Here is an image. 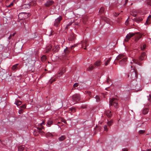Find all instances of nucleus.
<instances>
[{
    "label": "nucleus",
    "instance_id": "nucleus-39",
    "mask_svg": "<svg viewBox=\"0 0 151 151\" xmlns=\"http://www.w3.org/2000/svg\"><path fill=\"white\" fill-rule=\"evenodd\" d=\"M34 135L35 136H37L38 135V132L37 130V129H35L34 130L33 132Z\"/></svg>",
    "mask_w": 151,
    "mask_h": 151
},
{
    "label": "nucleus",
    "instance_id": "nucleus-3",
    "mask_svg": "<svg viewBox=\"0 0 151 151\" xmlns=\"http://www.w3.org/2000/svg\"><path fill=\"white\" fill-rule=\"evenodd\" d=\"M73 100L74 101L78 102L81 99V96L79 94H75L72 96Z\"/></svg>",
    "mask_w": 151,
    "mask_h": 151
},
{
    "label": "nucleus",
    "instance_id": "nucleus-43",
    "mask_svg": "<svg viewBox=\"0 0 151 151\" xmlns=\"http://www.w3.org/2000/svg\"><path fill=\"white\" fill-rule=\"evenodd\" d=\"M29 55H27L26 54H24V57L23 58V59H24L25 60H26L28 59V58L29 57Z\"/></svg>",
    "mask_w": 151,
    "mask_h": 151
},
{
    "label": "nucleus",
    "instance_id": "nucleus-13",
    "mask_svg": "<svg viewBox=\"0 0 151 151\" xmlns=\"http://www.w3.org/2000/svg\"><path fill=\"white\" fill-rule=\"evenodd\" d=\"M134 33H135V35L134 36H135V40L136 41L138 40L142 37V35L138 32H135Z\"/></svg>",
    "mask_w": 151,
    "mask_h": 151
},
{
    "label": "nucleus",
    "instance_id": "nucleus-52",
    "mask_svg": "<svg viewBox=\"0 0 151 151\" xmlns=\"http://www.w3.org/2000/svg\"><path fill=\"white\" fill-rule=\"evenodd\" d=\"M119 15V14H118L117 13H115L114 14V16L115 17H117Z\"/></svg>",
    "mask_w": 151,
    "mask_h": 151
},
{
    "label": "nucleus",
    "instance_id": "nucleus-19",
    "mask_svg": "<svg viewBox=\"0 0 151 151\" xmlns=\"http://www.w3.org/2000/svg\"><path fill=\"white\" fill-rule=\"evenodd\" d=\"M18 65V64H17L14 65L12 66V70L13 71H16L18 69V68L17 67V65Z\"/></svg>",
    "mask_w": 151,
    "mask_h": 151
},
{
    "label": "nucleus",
    "instance_id": "nucleus-37",
    "mask_svg": "<svg viewBox=\"0 0 151 151\" xmlns=\"http://www.w3.org/2000/svg\"><path fill=\"white\" fill-rule=\"evenodd\" d=\"M94 68V67L91 65L87 68V70L88 71H91L93 70Z\"/></svg>",
    "mask_w": 151,
    "mask_h": 151
},
{
    "label": "nucleus",
    "instance_id": "nucleus-10",
    "mask_svg": "<svg viewBox=\"0 0 151 151\" xmlns=\"http://www.w3.org/2000/svg\"><path fill=\"white\" fill-rule=\"evenodd\" d=\"M87 40H85L81 41L80 44H81V47H83V46L85 45V47L84 48V49H86V47L88 45L87 44Z\"/></svg>",
    "mask_w": 151,
    "mask_h": 151
},
{
    "label": "nucleus",
    "instance_id": "nucleus-47",
    "mask_svg": "<svg viewBox=\"0 0 151 151\" xmlns=\"http://www.w3.org/2000/svg\"><path fill=\"white\" fill-rule=\"evenodd\" d=\"M145 131L143 130H140L139 131V133L140 134H143L145 132Z\"/></svg>",
    "mask_w": 151,
    "mask_h": 151
},
{
    "label": "nucleus",
    "instance_id": "nucleus-56",
    "mask_svg": "<svg viewBox=\"0 0 151 151\" xmlns=\"http://www.w3.org/2000/svg\"><path fill=\"white\" fill-rule=\"evenodd\" d=\"M12 35H11L9 36V37H8V39L9 40L11 39V37H12Z\"/></svg>",
    "mask_w": 151,
    "mask_h": 151
},
{
    "label": "nucleus",
    "instance_id": "nucleus-5",
    "mask_svg": "<svg viewBox=\"0 0 151 151\" xmlns=\"http://www.w3.org/2000/svg\"><path fill=\"white\" fill-rule=\"evenodd\" d=\"M135 35V33L129 32V34H127L126 36V38L124 40V41L125 42H128L130 38L132 37L133 36Z\"/></svg>",
    "mask_w": 151,
    "mask_h": 151
},
{
    "label": "nucleus",
    "instance_id": "nucleus-7",
    "mask_svg": "<svg viewBox=\"0 0 151 151\" xmlns=\"http://www.w3.org/2000/svg\"><path fill=\"white\" fill-rule=\"evenodd\" d=\"M126 57L124 56V55L122 54H121L119 55L116 58V59L117 60H122L123 61H125L126 60Z\"/></svg>",
    "mask_w": 151,
    "mask_h": 151
},
{
    "label": "nucleus",
    "instance_id": "nucleus-54",
    "mask_svg": "<svg viewBox=\"0 0 151 151\" xmlns=\"http://www.w3.org/2000/svg\"><path fill=\"white\" fill-rule=\"evenodd\" d=\"M13 5V3H11L9 6H8V7H10L11 6H12Z\"/></svg>",
    "mask_w": 151,
    "mask_h": 151
},
{
    "label": "nucleus",
    "instance_id": "nucleus-50",
    "mask_svg": "<svg viewBox=\"0 0 151 151\" xmlns=\"http://www.w3.org/2000/svg\"><path fill=\"white\" fill-rule=\"evenodd\" d=\"M23 110L20 109L19 111V114H21L22 113Z\"/></svg>",
    "mask_w": 151,
    "mask_h": 151
},
{
    "label": "nucleus",
    "instance_id": "nucleus-16",
    "mask_svg": "<svg viewBox=\"0 0 151 151\" xmlns=\"http://www.w3.org/2000/svg\"><path fill=\"white\" fill-rule=\"evenodd\" d=\"M107 23H108L110 24L111 25L113 24V22L111 21H110V19L106 17L104 18L103 19Z\"/></svg>",
    "mask_w": 151,
    "mask_h": 151
},
{
    "label": "nucleus",
    "instance_id": "nucleus-40",
    "mask_svg": "<svg viewBox=\"0 0 151 151\" xmlns=\"http://www.w3.org/2000/svg\"><path fill=\"white\" fill-rule=\"evenodd\" d=\"M15 103L17 106H19L21 104L22 102L20 101H17Z\"/></svg>",
    "mask_w": 151,
    "mask_h": 151
},
{
    "label": "nucleus",
    "instance_id": "nucleus-21",
    "mask_svg": "<svg viewBox=\"0 0 151 151\" xmlns=\"http://www.w3.org/2000/svg\"><path fill=\"white\" fill-rule=\"evenodd\" d=\"M69 109V112L70 114H72L76 112V109L75 108H70Z\"/></svg>",
    "mask_w": 151,
    "mask_h": 151
},
{
    "label": "nucleus",
    "instance_id": "nucleus-8",
    "mask_svg": "<svg viewBox=\"0 0 151 151\" xmlns=\"http://www.w3.org/2000/svg\"><path fill=\"white\" fill-rule=\"evenodd\" d=\"M54 3V1L52 0H48L46 3L44 4V5L47 7H48L52 5Z\"/></svg>",
    "mask_w": 151,
    "mask_h": 151
},
{
    "label": "nucleus",
    "instance_id": "nucleus-63",
    "mask_svg": "<svg viewBox=\"0 0 151 151\" xmlns=\"http://www.w3.org/2000/svg\"><path fill=\"white\" fill-rule=\"evenodd\" d=\"M55 81V79H54L53 81H50V82H51V83H52V82Z\"/></svg>",
    "mask_w": 151,
    "mask_h": 151
},
{
    "label": "nucleus",
    "instance_id": "nucleus-36",
    "mask_svg": "<svg viewBox=\"0 0 151 151\" xmlns=\"http://www.w3.org/2000/svg\"><path fill=\"white\" fill-rule=\"evenodd\" d=\"M104 12V7H101L99 11V13L100 14H101L103 13Z\"/></svg>",
    "mask_w": 151,
    "mask_h": 151
},
{
    "label": "nucleus",
    "instance_id": "nucleus-53",
    "mask_svg": "<svg viewBox=\"0 0 151 151\" xmlns=\"http://www.w3.org/2000/svg\"><path fill=\"white\" fill-rule=\"evenodd\" d=\"M21 107L23 108H25L26 107V106L25 104H24Z\"/></svg>",
    "mask_w": 151,
    "mask_h": 151
},
{
    "label": "nucleus",
    "instance_id": "nucleus-20",
    "mask_svg": "<svg viewBox=\"0 0 151 151\" xmlns=\"http://www.w3.org/2000/svg\"><path fill=\"white\" fill-rule=\"evenodd\" d=\"M65 72V68L62 69L61 70L60 73H59L58 75L57 76L58 77H60Z\"/></svg>",
    "mask_w": 151,
    "mask_h": 151
},
{
    "label": "nucleus",
    "instance_id": "nucleus-61",
    "mask_svg": "<svg viewBox=\"0 0 151 151\" xmlns=\"http://www.w3.org/2000/svg\"><path fill=\"white\" fill-rule=\"evenodd\" d=\"M74 47V46L72 45L71 47V48L70 49H72Z\"/></svg>",
    "mask_w": 151,
    "mask_h": 151
},
{
    "label": "nucleus",
    "instance_id": "nucleus-25",
    "mask_svg": "<svg viewBox=\"0 0 151 151\" xmlns=\"http://www.w3.org/2000/svg\"><path fill=\"white\" fill-rule=\"evenodd\" d=\"M106 83L109 84H111V85L112 84V80H111L108 77L106 79Z\"/></svg>",
    "mask_w": 151,
    "mask_h": 151
},
{
    "label": "nucleus",
    "instance_id": "nucleus-57",
    "mask_svg": "<svg viewBox=\"0 0 151 151\" xmlns=\"http://www.w3.org/2000/svg\"><path fill=\"white\" fill-rule=\"evenodd\" d=\"M72 23H69V24H68V25L66 26L67 28H68V26L70 25Z\"/></svg>",
    "mask_w": 151,
    "mask_h": 151
},
{
    "label": "nucleus",
    "instance_id": "nucleus-64",
    "mask_svg": "<svg viewBox=\"0 0 151 151\" xmlns=\"http://www.w3.org/2000/svg\"><path fill=\"white\" fill-rule=\"evenodd\" d=\"M140 122V124H143V123H144V122H142V121H140V122Z\"/></svg>",
    "mask_w": 151,
    "mask_h": 151
},
{
    "label": "nucleus",
    "instance_id": "nucleus-24",
    "mask_svg": "<svg viewBox=\"0 0 151 151\" xmlns=\"http://www.w3.org/2000/svg\"><path fill=\"white\" fill-rule=\"evenodd\" d=\"M70 50V48L66 47V48L64 50V52L65 54H69Z\"/></svg>",
    "mask_w": 151,
    "mask_h": 151
},
{
    "label": "nucleus",
    "instance_id": "nucleus-18",
    "mask_svg": "<svg viewBox=\"0 0 151 151\" xmlns=\"http://www.w3.org/2000/svg\"><path fill=\"white\" fill-rule=\"evenodd\" d=\"M146 55V53L145 52H142L140 56L139 57V59L140 61H142L145 58V56Z\"/></svg>",
    "mask_w": 151,
    "mask_h": 151
},
{
    "label": "nucleus",
    "instance_id": "nucleus-23",
    "mask_svg": "<svg viewBox=\"0 0 151 151\" xmlns=\"http://www.w3.org/2000/svg\"><path fill=\"white\" fill-rule=\"evenodd\" d=\"M6 76L5 73H4L2 72H0V77L2 79H4Z\"/></svg>",
    "mask_w": 151,
    "mask_h": 151
},
{
    "label": "nucleus",
    "instance_id": "nucleus-17",
    "mask_svg": "<svg viewBox=\"0 0 151 151\" xmlns=\"http://www.w3.org/2000/svg\"><path fill=\"white\" fill-rule=\"evenodd\" d=\"M36 0H31V1L29 3L30 5V7L31 6H35L36 4L37 3L36 2Z\"/></svg>",
    "mask_w": 151,
    "mask_h": 151
},
{
    "label": "nucleus",
    "instance_id": "nucleus-49",
    "mask_svg": "<svg viewBox=\"0 0 151 151\" xmlns=\"http://www.w3.org/2000/svg\"><path fill=\"white\" fill-rule=\"evenodd\" d=\"M78 86V83H75L73 86V87H74V88H75L76 87H77Z\"/></svg>",
    "mask_w": 151,
    "mask_h": 151
},
{
    "label": "nucleus",
    "instance_id": "nucleus-28",
    "mask_svg": "<svg viewBox=\"0 0 151 151\" xmlns=\"http://www.w3.org/2000/svg\"><path fill=\"white\" fill-rule=\"evenodd\" d=\"M142 18L141 17H140L137 18H136L135 19V21L136 22H141L142 20Z\"/></svg>",
    "mask_w": 151,
    "mask_h": 151
},
{
    "label": "nucleus",
    "instance_id": "nucleus-42",
    "mask_svg": "<svg viewBox=\"0 0 151 151\" xmlns=\"http://www.w3.org/2000/svg\"><path fill=\"white\" fill-rule=\"evenodd\" d=\"M46 59V57L45 55H43L41 58V60L42 61H44Z\"/></svg>",
    "mask_w": 151,
    "mask_h": 151
},
{
    "label": "nucleus",
    "instance_id": "nucleus-55",
    "mask_svg": "<svg viewBox=\"0 0 151 151\" xmlns=\"http://www.w3.org/2000/svg\"><path fill=\"white\" fill-rule=\"evenodd\" d=\"M122 151H128V150L127 149H124L122 150Z\"/></svg>",
    "mask_w": 151,
    "mask_h": 151
},
{
    "label": "nucleus",
    "instance_id": "nucleus-27",
    "mask_svg": "<svg viewBox=\"0 0 151 151\" xmlns=\"http://www.w3.org/2000/svg\"><path fill=\"white\" fill-rule=\"evenodd\" d=\"M65 136L64 135H62L58 138V140L59 141H62L65 139Z\"/></svg>",
    "mask_w": 151,
    "mask_h": 151
},
{
    "label": "nucleus",
    "instance_id": "nucleus-6",
    "mask_svg": "<svg viewBox=\"0 0 151 151\" xmlns=\"http://www.w3.org/2000/svg\"><path fill=\"white\" fill-rule=\"evenodd\" d=\"M62 19V17L61 16H59L58 17L55 19L54 22V25L56 27H58Z\"/></svg>",
    "mask_w": 151,
    "mask_h": 151
},
{
    "label": "nucleus",
    "instance_id": "nucleus-32",
    "mask_svg": "<svg viewBox=\"0 0 151 151\" xmlns=\"http://www.w3.org/2000/svg\"><path fill=\"white\" fill-rule=\"evenodd\" d=\"M52 46L51 45H50L46 48V52H48L52 48Z\"/></svg>",
    "mask_w": 151,
    "mask_h": 151
},
{
    "label": "nucleus",
    "instance_id": "nucleus-26",
    "mask_svg": "<svg viewBox=\"0 0 151 151\" xmlns=\"http://www.w3.org/2000/svg\"><path fill=\"white\" fill-rule=\"evenodd\" d=\"M106 114L107 116L109 118L111 117V112L109 110H108L106 111Z\"/></svg>",
    "mask_w": 151,
    "mask_h": 151
},
{
    "label": "nucleus",
    "instance_id": "nucleus-2",
    "mask_svg": "<svg viewBox=\"0 0 151 151\" xmlns=\"http://www.w3.org/2000/svg\"><path fill=\"white\" fill-rule=\"evenodd\" d=\"M109 105L115 107V108H117L118 106V101L115 98H112L109 101Z\"/></svg>",
    "mask_w": 151,
    "mask_h": 151
},
{
    "label": "nucleus",
    "instance_id": "nucleus-33",
    "mask_svg": "<svg viewBox=\"0 0 151 151\" xmlns=\"http://www.w3.org/2000/svg\"><path fill=\"white\" fill-rule=\"evenodd\" d=\"M111 60V58H109L107 60L105 61V63H104V64L105 65L107 66L108 65V64L109 63V62Z\"/></svg>",
    "mask_w": 151,
    "mask_h": 151
},
{
    "label": "nucleus",
    "instance_id": "nucleus-35",
    "mask_svg": "<svg viewBox=\"0 0 151 151\" xmlns=\"http://www.w3.org/2000/svg\"><path fill=\"white\" fill-rule=\"evenodd\" d=\"M53 123V121L51 120H49L48 121L47 125L48 127H50L51 125Z\"/></svg>",
    "mask_w": 151,
    "mask_h": 151
},
{
    "label": "nucleus",
    "instance_id": "nucleus-31",
    "mask_svg": "<svg viewBox=\"0 0 151 151\" xmlns=\"http://www.w3.org/2000/svg\"><path fill=\"white\" fill-rule=\"evenodd\" d=\"M140 85L137 84L135 90L137 91H141L142 89V88H140Z\"/></svg>",
    "mask_w": 151,
    "mask_h": 151
},
{
    "label": "nucleus",
    "instance_id": "nucleus-12",
    "mask_svg": "<svg viewBox=\"0 0 151 151\" xmlns=\"http://www.w3.org/2000/svg\"><path fill=\"white\" fill-rule=\"evenodd\" d=\"M18 151H27V148L24 145H21L19 147Z\"/></svg>",
    "mask_w": 151,
    "mask_h": 151
},
{
    "label": "nucleus",
    "instance_id": "nucleus-15",
    "mask_svg": "<svg viewBox=\"0 0 151 151\" xmlns=\"http://www.w3.org/2000/svg\"><path fill=\"white\" fill-rule=\"evenodd\" d=\"M60 49V47L58 45H56L54 46L52 50L53 52H58Z\"/></svg>",
    "mask_w": 151,
    "mask_h": 151
},
{
    "label": "nucleus",
    "instance_id": "nucleus-38",
    "mask_svg": "<svg viewBox=\"0 0 151 151\" xmlns=\"http://www.w3.org/2000/svg\"><path fill=\"white\" fill-rule=\"evenodd\" d=\"M148 110L146 108L144 109L142 111V113L144 114H146L148 113Z\"/></svg>",
    "mask_w": 151,
    "mask_h": 151
},
{
    "label": "nucleus",
    "instance_id": "nucleus-11",
    "mask_svg": "<svg viewBox=\"0 0 151 151\" xmlns=\"http://www.w3.org/2000/svg\"><path fill=\"white\" fill-rule=\"evenodd\" d=\"M75 39V37L74 36V34L73 33L70 34L68 37V40L71 41H72L74 40Z\"/></svg>",
    "mask_w": 151,
    "mask_h": 151
},
{
    "label": "nucleus",
    "instance_id": "nucleus-48",
    "mask_svg": "<svg viewBox=\"0 0 151 151\" xmlns=\"http://www.w3.org/2000/svg\"><path fill=\"white\" fill-rule=\"evenodd\" d=\"M148 5H151V0H148L147 2Z\"/></svg>",
    "mask_w": 151,
    "mask_h": 151
},
{
    "label": "nucleus",
    "instance_id": "nucleus-51",
    "mask_svg": "<svg viewBox=\"0 0 151 151\" xmlns=\"http://www.w3.org/2000/svg\"><path fill=\"white\" fill-rule=\"evenodd\" d=\"M149 96V97L148 98V99L150 101H151V94H150Z\"/></svg>",
    "mask_w": 151,
    "mask_h": 151
},
{
    "label": "nucleus",
    "instance_id": "nucleus-45",
    "mask_svg": "<svg viewBox=\"0 0 151 151\" xmlns=\"http://www.w3.org/2000/svg\"><path fill=\"white\" fill-rule=\"evenodd\" d=\"M112 121H110L108 122L107 124L109 126H110L112 125Z\"/></svg>",
    "mask_w": 151,
    "mask_h": 151
},
{
    "label": "nucleus",
    "instance_id": "nucleus-30",
    "mask_svg": "<svg viewBox=\"0 0 151 151\" xmlns=\"http://www.w3.org/2000/svg\"><path fill=\"white\" fill-rule=\"evenodd\" d=\"M127 61V58L126 57V60L125 61H123V60H120L119 61V64L120 65H123Z\"/></svg>",
    "mask_w": 151,
    "mask_h": 151
},
{
    "label": "nucleus",
    "instance_id": "nucleus-44",
    "mask_svg": "<svg viewBox=\"0 0 151 151\" xmlns=\"http://www.w3.org/2000/svg\"><path fill=\"white\" fill-rule=\"evenodd\" d=\"M97 101H99L100 100V97L98 96H96L95 97Z\"/></svg>",
    "mask_w": 151,
    "mask_h": 151
},
{
    "label": "nucleus",
    "instance_id": "nucleus-9",
    "mask_svg": "<svg viewBox=\"0 0 151 151\" xmlns=\"http://www.w3.org/2000/svg\"><path fill=\"white\" fill-rule=\"evenodd\" d=\"M131 63L132 64L134 63H135L138 65H142V63L139 62L137 60H136L134 58H132V60L131 61Z\"/></svg>",
    "mask_w": 151,
    "mask_h": 151
},
{
    "label": "nucleus",
    "instance_id": "nucleus-34",
    "mask_svg": "<svg viewBox=\"0 0 151 151\" xmlns=\"http://www.w3.org/2000/svg\"><path fill=\"white\" fill-rule=\"evenodd\" d=\"M23 8L29 9L30 7V5L29 4H24L22 6Z\"/></svg>",
    "mask_w": 151,
    "mask_h": 151
},
{
    "label": "nucleus",
    "instance_id": "nucleus-1",
    "mask_svg": "<svg viewBox=\"0 0 151 151\" xmlns=\"http://www.w3.org/2000/svg\"><path fill=\"white\" fill-rule=\"evenodd\" d=\"M128 77H130L133 80H136L137 78L138 74L137 70L134 68L132 69L129 74H127Z\"/></svg>",
    "mask_w": 151,
    "mask_h": 151
},
{
    "label": "nucleus",
    "instance_id": "nucleus-22",
    "mask_svg": "<svg viewBox=\"0 0 151 151\" xmlns=\"http://www.w3.org/2000/svg\"><path fill=\"white\" fill-rule=\"evenodd\" d=\"M101 62L100 60H98L96 61L94 63L96 66H100L101 65Z\"/></svg>",
    "mask_w": 151,
    "mask_h": 151
},
{
    "label": "nucleus",
    "instance_id": "nucleus-58",
    "mask_svg": "<svg viewBox=\"0 0 151 151\" xmlns=\"http://www.w3.org/2000/svg\"><path fill=\"white\" fill-rule=\"evenodd\" d=\"M88 94L89 96H91V93L90 92H88Z\"/></svg>",
    "mask_w": 151,
    "mask_h": 151
},
{
    "label": "nucleus",
    "instance_id": "nucleus-41",
    "mask_svg": "<svg viewBox=\"0 0 151 151\" xmlns=\"http://www.w3.org/2000/svg\"><path fill=\"white\" fill-rule=\"evenodd\" d=\"M146 47V45L145 44H143L141 46V49L143 50L145 49Z\"/></svg>",
    "mask_w": 151,
    "mask_h": 151
},
{
    "label": "nucleus",
    "instance_id": "nucleus-60",
    "mask_svg": "<svg viewBox=\"0 0 151 151\" xmlns=\"http://www.w3.org/2000/svg\"><path fill=\"white\" fill-rule=\"evenodd\" d=\"M151 151V149H148L146 151Z\"/></svg>",
    "mask_w": 151,
    "mask_h": 151
},
{
    "label": "nucleus",
    "instance_id": "nucleus-59",
    "mask_svg": "<svg viewBox=\"0 0 151 151\" xmlns=\"http://www.w3.org/2000/svg\"><path fill=\"white\" fill-rule=\"evenodd\" d=\"M44 122L43 121H42V123H41L40 124V125L42 126V125L43 124V123H44Z\"/></svg>",
    "mask_w": 151,
    "mask_h": 151
},
{
    "label": "nucleus",
    "instance_id": "nucleus-29",
    "mask_svg": "<svg viewBox=\"0 0 151 151\" xmlns=\"http://www.w3.org/2000/svg\"><path fill=\"white\" fill-rule=\"evenodd\" d=\"M45 136L47 137H51L53 136L52 134L50 132H47L45 134Z\"/></svg>",
    "mask_w": 151,
    "mask_h": 151
},
{
    "label": "nucleus",
    "instance_id": "nucleus-62",
    "mask_svg": "<svg viewBox=\"0 0 151 151\" xmlns=\"http://www.w3.org/2000/svg\"><path fill=\"white\" fill-rule=\"evenodd\" d=\"M15 33H14L12 35V36H14L15 35Z\"/></svg>",
    "mask_w": 151,
    "mask_h": 151
},
{
    "label": "nucleus",
    "instance_id": "nucleus-46",
    "mask_svg": "<svg viewBox=\"0 0 151 151\" xmlns=\"http://www.w3.org/2000/svg\"><path fill=\"white\" fill-rule=\"evenodd\" d=\"M104 130L106 131H107L108 129L107 126L106 125H105L104 127Z\"/></svg>",
    "mask_w": 151,
    "mask_h": 151
},
{
    "label": "nucleus",
    "instance_id": "nucleus-4",
    "mask_svg": "<svg viewBox=\"0 0 151 151\" xmlns=\"http://www.w3.org/2000/svg\"><path fill=\"white\" fill-rule=\"evenodd\" d=\"M29 15L28 13L22 12L19 13L18 17H21V19H25L29 17Z\"/></svg>",
    "mask_w": 151,
    "mask_h": 151
},
{
    "label": "nucleus",
    "instance_id": "nucleus-14",
    "mask_svg": "<svg viewBox=\"0 0 151 151\" xmlns=\"http://www.w3.org/2000/svg\"><path fill=\"white\" fill-rule=\"evenodd\" d=\"M42 129H43V127H42L41 128H37V130L38 133H39L42 135H43L44 134V132L42 130Z\"/></svg>",
    "mask_w": 151,
    "mask_h": 151
}]
</instances>
